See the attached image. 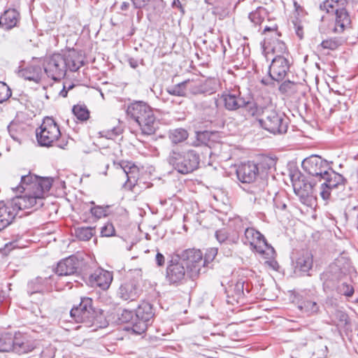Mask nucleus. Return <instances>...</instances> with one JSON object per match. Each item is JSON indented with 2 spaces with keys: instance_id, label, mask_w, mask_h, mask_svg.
I'll list each match as a JSON object with an SVG mask.
<instances>
[{
  "instance_id": "nucleus-50",
  "label": "nucleus",
  "mask_w": 358,
  "mask_h": 358,
  "mask_svg": "<svg viewBox=\"0 0 358 358\" xmlns=\"http://www.w3.org/2000/svg\"><path fill=\"white\" fill-rule=\"evenodd\" d=\"M273 52L276 55H288L287 49L285 43L278 39L273 42V45L271 48Z\"/></svg>"
},
{
  "instance_id": "nucleus-49",
  "label": "nucleus",
  "mask_w": 358,
  "mask_h": 358,
  "mask_svg": "<svg viewBox=\"0 0 358 358\" xmlns=\"http://www.w3.org/2000/svg\"><path fill=\"white\" fill-rule=\"evenodd\" d=\"M343 41L338 38H330L322 41L320 45L324 49L334 50L342 45Z\"/></svg>"
},
{
  "instance_id": "nucleus-48",
  "label": "nucleus",
  "mask_w": 358,
  "mask_h": 358,
  "mask_svg": "<svg viewBox=\"0 0 358 358\" xmlns=\"http://www.w3.org/2000/svg\"><path fill=\"white\" fill-rule=\"evenodd\" d=\"M335 289L338 294L344 295L347 297H351L355 292L353 286L345 282L338 285Z\"/></svg>"
},
{
  "instance_id": "nucleus-1",
  "label": "nucleus",
  "mask_w": 358,
  "mask_h": 358,
  "mask_svg": "<svg viewBox=\"0 0 358 358\" xmlns=\"http://www.w3.org/2000/svg\"><path fill=\"white\" fill-rule=\"evenodd\" d=\"M201 264L202 252L200 250L187 249L173 254L168 261L166 280L171 285H182L187 278L193 279L199 275Z\"/></svg>"
},
{
  "instance_id": "nucleus-31",
  "label": "nucleus",
  "mask_w": 358,
  "mask_h": 358,
  "mask_svg": "<svg viewBox=\"0 0 358 358\" xmlns=\"http://www.w3.org/2000/svg\"><path fill=\"white\" fill-rule=\"evenodd\" d=\"M349 266L350 259L344 256H339L329 265V268L343 275L348 271Z\"/></svg>"
},
{
  "instance_id": "nucleus-9",
  "label": "nucleus",
  "mask_w": 358,
  "mask_h": 358,
  "mask_svg": "<svg viewBox=\"0 0 358 358\" xmlns=\"http://www.w3.org/2000/svg\"><path fill=\"white\" fill-rule=\"evenodd\" d=\"M350 0H324L320 8L328 14L335 16V22H352L348 10Z\"/></svg>"
},
{
  "instance_id": "nucleus-29",
  "label": "nucleus",
  "mask_w": 358,
  "mask_h": 358,
  "mask_svg": "<svg viewBox=\"0 0 358 358\" xmlns=\"http://www.w3.org/2000/svg\"><path fill=\"white\" fill-rule=\"evenodd\" d=\"M21 76L26 80L38 83L42 77V69L38 65L31 64L20 71Z\"/></svg>"
},
{
  "instance_id": "nucleus-2",
  "label": "nucleus",
  "mask_w": 358,
  "mask_h": 358,
  "mask_svg": "<svg viewBox=\"0 0 358 358\" xmlns=\"http://www.w3.org/2000/svg\"><path fill=\"white\" fill-rule=\"evenodd\" d=\"M127 115L135 121L143 136H151L158 128V123L152 108L145 102L138 101L129 104Z\"/></svg>"
},
{
  "instance_id": "nucleus-61",
  "label": "nucleus",
  "mask_w": 358,
  "mask_h": 358,
  "mask_svg": "<svg viewBox=\"0 0 358 358\" xmlns=\"http://www.w3.org/2000/svg\"><path fill=\"white\" fill-rule=\"evenodd\" d=\"M244 284L245 282L243 280H239L236 282L234 286V292L238 296L244 295Z\"/></svg>"
},
{
  "instance_id": "nucleus-23",
  "label": "nucleus",
  "mask_w": 358,
  "mask_h": 358,
  "mask_svg": "<svg viewBox=\"0 0 358 358\" xmlns=\"http://www.w3.org/2000/svg\"><path fill=\"white\" fill-rule=\"evenodd\" d=\"M266 184L265 181H261L258 184H252L248 192L251 194L250 200H254L255 202L262 203L266 201L269 196L268 191L266 189Z\"/></svg>"
},
{
  "instance_id": "nucleus-41",
  "label": "nucleus",
  "mask_w": 358,
  "mask_h": 358,
  "mask_svg": "<svg viewBox=\"0 0 358 358\" xmlns=\"http://www.w3.org/2000/svg\"><path fill=\"white\" fill-rule=\"evenodd\" d=\"M327 27H320V30L326 34H341L345 29V24H324Z\"/></svg>"
},
{
  "instance_id": "nucleus-59",
  "label": "nucleus",
  "mask_w": 358,
  "mask_h": 358,
  "mask_svg": "<svg viewBox=\"0 0 358 358\" xmlns=\"http://www.w3.org/2000/svg\"><path fill=\"white\" fill-rule=\"evenodd\" d=\"M27 338L20 333L16 334L14 337L12 336L13 347L11 350H15V347H18L17 344H21Z\"/></svg>"
},
{
  "instance_id": "nucleus-5",
  "label": "nucleus",
  "mask_w": 358,
  "mask_h": 358,
  "mask_svg": "<svg viewBox=\"0 0 358 358\" xmlns=\"http://www.w3.org/2000/svg\"><path fill=\"white\" fill-rule=\"evenodd\" d=\"M36 140L41 146L50 147L56 143L57 146L64 149L68 144V141L59 140L61 131L58 124L53 118L46 117L41 125L36 131Z\"/></svg>"
},
{
  "instance_id": "nucleus-16",
  "label": "nucleus",
  "mask_w": 358,
  "mask_h": 358,
  "mask_svg": "<svg viewBox=\"0 0 358 358\" xmlns=\"http://www.w3.org/2000/svg\"><path fill=\"white\" fill-rule=\"evenodd\" d=\"M292 182L294 192L302 203H306L308 198L314 196V185L307 182L304 176L293 175Z\"/></svg>"
},
{
  "instance_id": "nucleus-10",
  "label": "nucleus",
  "mask_w": 358,
  "mask_h": 358,
  "mask_svg": "<svg viewBox=\"0 0 358 358\" xmlns=\"http://www.w3.org/2000/svg\"><path fill=\"white\" fill-rule=\"evenodd\" d=\"M52 185V180L50 178H39L37 176L28 174L21 176L20 185L15 188H12L22 192L29 189L34 192H48Z\"/></svg>"
},
{
  "instance_id": "nucleus-43",
  "label": "nucleus",
  "mask_w": 358,
  "mask_h": 358,
  "mask_svg": "<svg viewBox=\"0 0 358 358\" xmlns=\"http://www.w3.org/2000/svg\"><path fill=\"white\" fill-rule=\"evenodd\" d=\"M12 334L9 333L0 335V352H9L13 347Z\"/></svg>"
},
{
  "instance_id": "nucleus-39",
  "label": "nucleus",
  "mask_w": 358,
  "mask_h": 358,
  "mask_svg": "<svg viewBox=\"0 0 358 358\" xmlns=\"http://www.w3.org/2000/svg\"><path fill=\"white\" fill-rule=\"evenodd\" d=\"M94 229L90 227H81L75 229L76 236L80 241H89L94 235Z\"/></svg>"
},
{
  "instance_id": "nucleus-36",
  "label": "nucleus",
  "mask_w": 358,
  "mask_h": 358,
  "mask_svg": "<svg viewBox=\"0 0 358 358\" xmlns=\"http://www.w3.org/2000/svg\"><path fill=\"white\" fill-rule=\"evenodd\" d=\"M172 22H181L182 17L185 14V8L180 0H173L171 3Z\"/></svg>"
},
{
  "instance_id": "nucleus-19",
  "label": "nucleus",
  "mask_w": 358,
  "mask_h": 358,
  "mask_svg": "<svg viewBox=\"0 0 358 358\" xmlns=\"http://www.w3.org/2000/svg\"><path fill=\"white\" fill-rule=\"evenodd\" d=\"M239 1L240 0H215L212 12L215 17V20H224L236 7Z\"/></svg>"
},
{
  "instance_id": "nucleus-44",
  "label": "nucleus",
  "mask_w": 358,
  "mask_h": 358,
  "mask_svg": "<svg viewBox=\"0 0 358 358\" xmlns=\"http://www.w3.org/2000/svg\"><path fill=\"white\" fill-rule=\"evenodd\" d=\"M72 112L80 121H85L90 117V112L85 106L76 105L73 107Z\"/></svg>"
},
{
  "instance_id": "nucleus-34",
  "label": "nucleus",
  "mask_w": 358,
  "mask_h": 358,
  "mask_svg": "<svg viewBox=\"0 0 358 358\" xmlns=\"http://www.w3.org/2000/svg\"><path fill=\"white\" fill-rule=\"evenodd\" d=\"M330 318L331 321L329 324L335 325L338 328L344 327L348 324V316L341 310H336Z\"/></svg>"
},
{
  "instance_id": "nucleus-56",
  "label": "nucleus",
  "mask_w": 358,
  "mask_h": 358,
  "mask_svg": "<svg viewBox=\"0 0 358 358\" xmlns=\"http://www.w3.org/2000/svg\"><path fill=\"white\" fill-rule=\"evenodd\" d=\"M217 254L216 248H210L207 250L204 259H202L201 268L212 262Z\"/></svg>"
},
{
  "instance_id": "nucleus-24",
  "label": "nucleus",
  "mask_w": 358,
  "mask_h": 358,
  "mask_svg": "<svg viewBox=\"0 0 358 358\" xmlns=\"http://www.w3.org/2000/svg\"><path fill=\"white\" fill-rule=\"evenodd\" d=\"M63 55L65 60L66 71H77L83 65V58L75 50H69Z\"/></svg>"
},
{
  "instance_id": "nucleus-38",
  "label": "nucleus",
  "mask_w": 358,
  "mask_h": 358,
  "mask_svg": "<svg viewBox=\"0 0 358 358\" xmlns=\"http://www.w3.org/2000/svg\"><path fill=\"white\" fill-rule=\"evenodd\" d=\"M47 281V279H42L41 278H37L34 280L30 282L28 285L29 290L28 292L30 294L35 293H43L48 291V289L43 285V282Z\"/></svg>"
},
{
  "instance_id": "nucleus-32",
  "label": "nucleus",
  "mask_w": 358,
  "mask_h": 358,
  "mask_svg": "<svg viewBox=\"0 0 358 358\" xmlns=\"http://www.w3.org/2000/svg\"><path fill=\"white\" fill-rule=\"evenodd\" d=\"M201 94H213L215 93L219 87V81L214 78H210L205 80H200Z\"/></svg>"
},
{
  "instance_id": "nucleus-21",
  "label": "nucleus",
  "mask_w": 358,
  "mask_h": 358,
  "mask_svg": "<svg viewBox=\"0 0 358 358\" xmlns=\"http://www.w3.org/2000/svg\"><path fill=\"white\" fill-rule=\"evenodd\" d=\"M80 262L78 258L71 255L61 260L56 268V273L59 275H71L76 273L79 268Z\"/></svg>"
},
{
  "instance_id": "nucleus-17",
  "label": "nucleus",
  "mask_w": 358,
  "mask_h": 358,
  "mask_svg": "<svg viewBox=\"0 0 358 358\" xmlns=\"http://www.w3.org/2000/svg\"><path fill=\"white\" fill-rule=\"evenodd\" d=\"M113 278L112 273L103 268H97L89 276L88 282L92 287L106 290L109 288Z\"/></svg>"
},
{
  "instance_id": "nucleus-42",
  "label": "nucleus",
  "mask_w": 358,
  "mask_h": 358,
  "mask_svg": "<svg viewBox=\"0 0 358 358\" xmlns=\"http://www.w3.org/2000/svg\"><path fill=\"white\" fill-rule=\"evenodd\" d=\"M166 92L171 95L185 96L187 95L186 80L168 87Z\"/></svg>"
},
{
  "instance_id": "nucleus-55",
  "label": "nucleus",
  "mask_w": 358,
  "mask_h": 358,
  "mask_svg": "<svg viewBox=\"0 0 358 358\" xmlns=\"http://www.w3.org/2000/svg\"><path fill=\"white\" fill-rule=\"evenodd\" d=\"M11 94L9 87L4 83H0V103L8 100Z\"/></svg>"
},
{
  "instance_id": "nucleus-3",
  "label": "nucleus",
  "mask_w": 358,
  "mask_h": 358,
  "mask_svg": "<svg viewBox=\"0 0 358 358\" xmlns=\"http://www.w3.org/2000/svg\"><path fill=\"white\" fill-rule=\"evenodd\" d=\"M167 162L178 173L185 175L199 169L200 155L195 150L176 147L170 151Z\"/></svg>"
},
{
  "instance_id": "nucleus-14",
  "label": "nucleus",
  "mask_w": 358,
  "mask_h": 358,
  "mask_svg": "<svg viewBox=\"0 0 358 358\" xmlns=\"http://www.w3.org/2000/svg\"><path fill=\"white\" fill-rule=\"evenodd\" d=\"M221 99L225 109L234 111L244 108L246 104L249 103L250 94H243L238 90H234L224 92L221 96Z\"/></svg>"
},
{
  "instance_id": "nucleus-63",
  "label": "nucleus",
  "mask_w": 358,
  "mask_h": 358,
  "mask_svg": "<svg viewBox=\"0 0 358 358\" xmlns=\"http://www.w3.org/2000/svg\"><path fill=\"white\" fill-rule=\"evenodd\" d=\"M133 316V312L127 310H124L122 313V317L120 318L122 322H127L131 319Z\"/></svg>"
},
{
  "instance_id": "nucleus-15",
  "label": "nucleus",
  "mask_w": 358,
  "mask_h": 358,
  "mask_svg": "<svg viewBox=\"0 0 358 358\" xmlns=\"http://www.w3.org/2000/svg\"><path fill=\"white\" fill-rule=\"evenodd\" d=\"M291 63L285 55H275L268 69L271 78L277 82L282 81L287 75Z\"/></svg>"
},
{
  "instance_id": "nucleus-12",
  "label": "nucleus",
  "mask_w": 358,
  "mask_h": 358,
  "mask_svg": "<svg viewBox=\"0 0 358 358\" xmlns=\"http://www.w3.org/2000/svg\"><path fill=\"white\" fill-rule=\"evenodd\" d=\"M46 192H34V193H27L23 196H17L11 199H8L17 214L21 210L34 208L38 209L43 205V199Z\"/></svg>"
},
{
  "instance_id": "nucleus-45",
  "label": "nucleus",
  "mask_w": 358,
  "mask_h": 358,
  "mask_svg": "<svg viewBox=\"0 0 358 358\" xmlns=\"http://www.w3.org/2000/svg\"><path fill=\"white\" fill-rule=\"evenodd\" d=\"M19 18V12L16 9L10 8L4 11L0 18V22H2V20H4L5 22H17Z\"/></svg>"
},
{
  "instance_id": "nucleus-27",
  "label": "nucleus",
  "mask_w": 358,
  "mask_h": 358,
  "mask_svg": "<svg viewBox=\"0 0 358 358\" xmlns=\"http://www.w3.org/2000/svg\"><path fill=\"white\" fill-rule=\"evenodd\" d=\"M298 309L308 316L315 315L320 313V308L318 303L310 299H301L297 301Z\"/></svg>"
},
{
  "instance_id": "nucleus-13",
  "label": "nucleus",
  "mask_w": 358,
  "mask_h": 358,
  "mask_svg": "<svg viewBox=\"0 0 358 358\" xmlns=\"http://www.w3.org/2000/svg\"><path fill=\"white\" fill-rule=\"evenodd\" d=\"M302 168L308 175L321 181L330 170L328 162L318 155H311L303 160Z\"/></svg>"
},
{
  "instance_id": "nucleus-52",
  "label": "nucleus",
  "mask_w": 358,
  "mask_h": 358,
  "mask_svg": "<svg viewBox=\"0 0 358 358\" xmlns=\"http://www.w3.org/2000/svg\"><path fill=\"white\" fill-rule=\"evenodd\" d=\"M108 206H94L90 208V213L95 218L100 219L108 215Z\"/></svg>"
},
{
  "instance_id": "nucleus-28",
  "label": "nucleus",
  "mask_w": 358,
  "mask_h": 358,
  "mask_svg": "<svg viewBox=\"0 0 358 358\" xmlns=\"http://www.w3.org/2000/svg\"><path fill=\"white\" fill-rule=\"evenodd\" d=\"M155 313L152 306L147 301H142L136 310V317L138 319L152 323Z\"/></svg>"
},
{
  "instance_id": "nucleus-20",
  "label": "nucleus",
  "mask_w": 358,
  "mask_h": 358,
  "mask_svg": "<svg viewBox=\"0 0 358 358\" xmlns=\"http://www.w3.org/2000/svg\"><path fill=\"white\" fill-rule=\"evenodd\" d=\"M17 215L9 200L0 201V231L12 224Z\"/></svg>"
},
{
  "instance_id": "nucleus-47",
  "label": "nucleus",
  "mask_w": 358,
  "mask_h": 358,
  "mask_svg": "<svg viewBox=\"0 0 358 358\" xmlns=\"http://www.w3.org/2000/svg\"><path fill=\"white\" fill-rule=\"evenodd\" d=\"M150 324V323L138 319L136 317V320L132 324L131 330L134 334L140 335L144 333L147 330L148 327Z\"/></svg>"
},
{
  "instance_id": "nucleus-7",
  "label": "nucleus",
  "mask_w": 358,
  "mask_h": 358,
  "mask_svg": "<svg viewBox=\"0 0 358 358\" xmlns=\"http://www.w3.org/2000/svg\"><path fill=\"white\" fill-rule=\"evenodd\" d=\"M70 315L76 322L84 323L87 327L94 325L97 322L92 300L89 297L81 298L79 305L71 308Z\"/></svg>"
},
{
  "instance_id": "nucleus-60",
  "label": "nucleus",
  "mask_w": 358,
  "mask_h": 358,
  "mask_svg": "<svg viewBox=\"0 0 358 358\" xmlns=\"http://www.w3.org/2000/svg\"><path fill=\"white\" fill-rule=\"evenodd\" d=\"M294 85L295 84L294 82H291L289 80L285 81L280 85L279 90L282 93H287L292 90V87L294 86Z\"/></svg>"
},
{
  "instance_id": "nucleus-25",
  "label": "nucleus",
  "mask_w": 358,
  "mask_h": 358,
  "mask_svg": "<svg viewBox=\"0 0 358 358\" xmlns=\"http://www.w3.org/2000/svg\"><path fill=\"white\" fill-rule=\"evenodd\" d=\"M27 124L19 120H13L8 126V131L10 137L15 141L20 143L26 136Z\"/></svg>"
},
{
  "instance_id": "nucleus-22",
  "label": "nucleus",
  "mask_w": 358,
  "mask_h": 358,
  "mask_svg": "<svg viewBox=\"0 0 358 358\" xmlns=\"http://www.w3.org/2000/svg\"><path fill=\"white\" fill-rule=\"evenodd\" d=\"M342 277L338 273L327 268L320 275V279L322 281L323 289L325 292L334 290L338 285V281Z\"/></svg>"
},
{
  "instance_id": "nucleus-62",
  "label": "nucleus",
  "mask_w": 358,
  "mask_h": 358,
  "mask_svg": "<svg viewBox=\"0 0 358 358\" xmlns=\"http://www.w3.org/2000/svg\"><path fill=\"white\" fill-rule=\"evenodd\" d=\"M125 163L124 162L122 164H121V167L122 168L124 173L126 174L127 177V181H131V178H132L131 176H130V174L132 173L133 172V170H136V168L135 166H129L128 167L127 165L126 166H124Z\"/></svg>"
},
{
  "instance_id": "nucleus-57",
  "label": "nucleus",
  "mask_w": 358,
  "mask_h": 358,
  "mask_svg": "<svg viewBox=\"0 0 358 358\" xmlns=\"http://www.w3.org/2000/svg\"><path fill=\"white\" fill-rule=\"evenodd\" d=\"M115 230L112 223L108 222L101 229L102 236L110 237L115 234Z\"/></svg>"
},
{
  "instance_id": "nucleus-33",
  "label": "nucleus",
  "mask_w": 358,
  "mask_h": 358,
  "mask_svg": "<svg viewBox=\"0 0 358 358\" xmlns=\"http://www.w3.org/2000/svg\"><path fill=\"white\" fill-rule=\"evenodd\" d=\"M124 131L122 124L118 122L117 124L111 128L104 129L99 131L98 135L100 138H106L107 139H115L117 136L121 135Z\"/></svg>"
},
{
  "instance_id": "nucleus-64",
  "label": "nucleus",
  "mask_w": 358,
  "mask_h": 358,
  "mask_svg": "<svg viewBox=\"0 0 358 358\" xmlns=\"http://www.w3.org/2000/svg\"><path fill=\"white\" fill-rule=\"evenodd\" d=\"M294 28L296 36L300 40L303 38V28L300 24H294Z\"/></svg>"
},
{
  "instance_id": "nucleus-58",
  "label": "nucleus",
  "mask_w": 358,
  "mask_h": 358,
  "mask_svg": "<svg viewBox=\"0 0 358 358\" xmlns=\"http://www.w3.org/2000/svg\"><path fill=\"white\" fill-rule=\"evenodd\" d=\"M285 198L281 197L280 195L275 196V197L273 199L274 206L275 208L284 210L287 208V204L285 202Z\"/></svg>"
},
{
  "instance_id": "nucleus-46",
  "label": "nucleus",
  "mask_w": 358,
  "mask_h": 358,
  "mask_svg": "<svg viewBox=\"0 0 358 358\" xmlns=\"http://www.w3.org/2000/svg\"><path fill=\"white\" fill-rule=\"evenodd\" d=\"M186 88L193 95L201 94L200 79L186 80Z\"/></svg>"
},
{
  "instance_id": "nucleus-54",
  "label": "nucleus",
  "mask_w": 358,
  "mask_h": 358,
  "mask_svg": "<svg viewBox=\"0 0 358 358\" xmlns=\"http://www.w3.org/2000/svg\"><path fill=\"white\" fill-rule=\"evenodd\" d=\"M263 34L266 35L264 40L268 39V36H271V37L275 40H277L278 38L281 36L280 33L278 31L276 24H274L273 27H265L263 30Z\"/></svg>"
},
{
  "instance_id": "nucleus-40",
  "label": "nucleus",
  "mask_w": 358,
  "mask_h": 358,
  "mask_svg": "<svg viewBox=\"0 0 358 358\" xmlns=\"http://www.w3.org/2000/svg\"><path fill=\"white\" fill-rule=\"evenodd\" d=\"M215 238L220 244L231 245L236 242V238L229 236L228 230L221 229L215 231Z\"/></svg>"
},
{
  "instance_id": "nucleus-26",
  "label": "nucleus",
  "mask_w": 358,
  "mask_h": 358,
  "mask_svg": "<svg viewBox=\"0 0 358 358\" xmlns=\"http://www.w3.org/2000/svg\"><path fill=\"white\" fill-rule=\"evenodd\" d=\"M322 180H324L322 183V186H325L328 189L338 188L340 186L344 185L346 181L342 175L336 173L331 168L330 170L327 171V174H324Z\"/></svg>"
},
{
  "instance_id": "nucleus-35",
  "label": "nucleus",
  "mask_w": 358,
  "mask_h": 358,
  "mask_svg": "<svg viewBox=\"0 0 358 358\" xmlns=\"http://www.w3.org/2000/svg\"><path fill=\"white\" fill-rule=\"evenodd\" d=\"M251 22H264L271 21L267 10L263 7H258L255 10L249 14Z\"/></svg>"
},
{
  "instance_id": "nucleus-8",
  "label": "nucleus",
  "mask_w": 358,
  "mask_h": 358,
  "mask_svg": "<svg viewBox=\"0 0 358 358\" xmlns=\"http://www.w3.org/2000/svg\"><path fill=\"white\" fill-rule=\"evenodd\" d=\"M141 280V270H134L130 273L128 279L120 285L117 291L118 296L123 301H136L142 291Z\"/></svg>"
},
{
  "instance_id": "nucleus-37",
  "label": "nucleus",
  "mask_w": 358,
  "mask_h": 358,
  "mask_svg": "<svg viewBox=\"0 0 358 358\" xmlns=\"http://www.w3.org/2000/svg\"><path fill=\"white\" fill-rule=\"evenodd\" d=\"M169 138L172 143L178 144L185 141L188 138V132L182 128L175 129L169 131Z\"/></svg>"
},
{
  "instance_id": "nucleus-6",
  "label": "nucleus",
  "mask_w": 358,
  "mask_h": 358,
  "mask_svg": "<svg viewBox=\"0 0 358 358\" xmlns=\"http://www.w3.org/2000/svg\"><path fill=\"white\" fill-rule=\"evenodd\" d=\"M258 122L264 129L274 135L285 134L289 125L288 118L284 113L269 108H264Z\"/></svg>"
},
{
  "instance_id": "nucleus-51",
  "label": "nucleus",
  "mask_w": 358,
  "mask_h": 358,
  "mask_svg": "<svg viewBox=\"0 0 358 358\" xmlns=\"http://www.w3.org/2000/svg\"><path fill=\"white\" fill-rule=\"evenodd\" d=\"M246 108L248 114L252 117L258 116L260 114L262 115V111L264 110L257 105V103L252 102V98L250 94V101L249 103L245 106Z\"/></svg>"
},
{
  "instance_id": "nucleus-11",
  "label": "nucleus",
  "mask_w": 358,
  "mask_h": 358,
  "mask_svg": "<svg viewBox=\"0 0 358 358\" xmlns=\"http://www.w3.org/2000/svg\"><path fill=\"white\" fill-rule=\"evenodd\" d=\"M43 66L44 72L54 80H60L66 75L65 60L61 54L55 53L46 56L43 59Z\"/></svg>"
},
{
  "instance_id": "nucleus-4",
  "label": "nucleus",
  "mask_w": 358,
  "mask_h": 358,
  "mask_svg": "<svg viewBox=\"0 0 358 358\" xmlns=\"http://www.w3.org/2000/svg\"><path fill=\"white\" fill-rule=\"evenodd\" d=\"M244 243L249 244L265 260V264L273 271H278L279 264L275 260L276 253L264 236L252 227L245 230Z\"/></svg>"
},
{
  "instance_id": "nucleus-53",
  "label": "nucleus",
  "mask_w": 358,
  "mask_h": 358,
  "mask_svg": "<svg viewBox=\"0 0 358 358\" xmlns=\"http://www.w3.org/2000/svg\"><path fill=\"white\" fill-rule=\"evenodd\" d=\"M18 347H15V352L17 354H24L31 352L34 349L32 343L27 338L21 344H17Z\"/></svg>"
},
{
  "instance_id": "nucleus-30",
  "label": "nucleus",
  "mask_w": 358,
  "mask_h": 358,
  "mask_svg": "<svg viewBox=\"0 0 358 358\" xmlns=\"http://www.w3.org/2000/svg\"><path fill=\"white\" fill-rule=\"evenodd\" d=\"M296 268L303 273H308L313 267V255L306 251L298 257L296 262Z\"/></svg>"
},
{
  "instance_id": "nucleus-18",
  "label": "nucleus",
  "mask_w": 358,
  "mask_h": 358,
  "mask_svg": "<svg viewBox=\"0 0 358 358\" xmlns=\"http://www.w3.org/2000/svg\"><path fill=\"white\" fill-rule=\"evenodd\" d=\"M259 173V169L256 164L248 162L241 164L236 170L238 179L243 183H252Z\"/></svg>"
}]
</instances>
